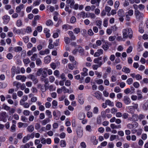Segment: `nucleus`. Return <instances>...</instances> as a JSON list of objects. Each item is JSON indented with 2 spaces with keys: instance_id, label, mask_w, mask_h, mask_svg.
<instances>
[{
  "instance_id": "11",
  "label": "nucleus",
  "mask_w": 148,
  "mask_h": 148,
  "mask_svg": "<svg viewBox=\"0 0 148 148\" xmlns=\"http://www.w3.org/2000/svg\"><path fill=\"white\" fill-rule=\"evenodd\" d=\"M102 44V42L100 40H97L96 42V44H93L92 45V47L94 49H97L98 47L100 46Z\"/></svg>"
},
{
  "instance_id": "36",
  "label": "nucleus",
  "mask_w": 148,
  "mask_h": 148,
  "mask_svg": "<svg viewBox=\"0 0 148 148\" xmlns=\"http://www.w3.org/2000/svg\"><path fill=\"white\" fill-rule=\"evenodd\" d=\"M22 50V48L20 46L16 47L14 48V50L16 52H18L20 51H21Z\"/></svg>"
},
{
  "instance_id": "14",
  "label": "nucleus",
  "mask_w": 148,
  "mask_h": 148,
  "mask_svg": "<svg viewBox=\"0 0 148 148\" xmlns=\"http://www.w3.org/2000/svg\"><path fill=\"white\" fill-rule=\"evenodd\" d=\"M24 7V5L23 4H21L19 6L17 7L16 9V12L17 13H19L21 10L23 9Z\"/></svg>"
},
{
  "instance_id": "51",
  "label": "nucleus",
  "mask_w": 148,
  "mask_h": 148,
  "mask_svg": "<svg viewBox=\"0 0 148 148\" xmlns=\"http://www.w3.org/2000/svg\"><path fill=\"white\" fill-rule=\"evenodd\" d=\"M3 108L6 110H9L10 109V107L7 106L5 104L3 105Z\"/></svg>"
},
{
  "instance_id": "56",
  "label": "nucleus",
  "mask_w": 148,
  "mask_h": 148,
  "mask_svg": "<svg viewBox=\"0 0 148 148\" xmlns=\"http://www.w3.org/2000/svg\"><path fill=\"white\" fill-rule=\"evenodd\" d=\"M121 89L119 86L116 87L114 88V91L116 93H118L120 92Z\"/></svg>"
},
{
  "instance_id": "5",
  "label": "nucleus",
  "mask_w": 148,
  "mask_h": 148,
  "mask_svg": "<svg viewBox=\"0 0 148 148\" xmlns=\"http://www.w3.org/2000/svg\"><path fill=\"white\" fill-rule=\"evenodd\" d=\"M7 114L5 112H2L0 113V119L4 122L7 121Z\"/></svg>"
},
{
  "instance_id": "12",
  "label": "nucleus",
  "mask_w": 148,
  "mask_h": 148,
  "mask_svg": "<svg viewBox=\"0 0 148 148\" xmlns=\"http://www.w3.org/2000/svg\"><path fill=\"white\" fill-rule=\"evenodd\" d=\"M29 78L33 81L34 84H36L38 82V80L35 76L33 75H29Z\"/></svg>"
},
{
  "instance_id": "31",
  "label": "nucleus",
  "mask_w": 148,
  "mask_h": 148,
  "mask_svg": "<svg viewBox=\"0 0 148 148\" xmlns=\"http://www.w3.org/2000/svg\"><path fill=\"white\" fill-rule=\"evenodd\" d=\"M85 116V114L84 113H80L78 115V118L80 120H82L84 118Z\"/></svg>"
},
{
  "instance_id": "19",
  "label": "nucleus",
  "mask_w": 148,
  "mask_h": 148,
  "mask_svg": "<svg viewBox=\"0 0 148 148\" xmlns=\"http://www.w3.org/2000/svg\"><path fill=\"white\" fill-rule=\"evenodd\" d=\"M51 58L49 56H47L44 58V61L45 63L48 64L51 61Z\"/></svg>"
},
{
  "instance_id": "6",
  "label": "nucleus",
  "mask_w": 148,
  "mask_h": 148,
  "mask_svg": "<svg viewBox=\"0 0 148 148\" xmlns=\"http://www.w3.org/2000/svg\"><path fill=\"white\" fill-rule=\"evenodd\" d=\"M138 115L137 114H133L131 117H130L128 120L131 121H137L138 120Z\"/></svg>"
},
{
  "instance_id": "40",
  "label": "nucleus",
  "mask_w": 148,
  "mask_h": 148,
  "mask_svg": "<svg viewBox=\"0 0 148 148\" xmlns=\"http://www.w3.org/2000/svg\"><path fill=\"white\" fill-rule=\"evenodd\" d=\"M111 81L112 82H115L117 80L116 76L112 75L111 77Z\"/></svg>"
},
{
  "instance_id": "3",
  "label": "nucleus",
  "mask_w": 148,
  "mask_h": 148,
  "mask_svg": "<svg viewBox=\"0 0 148 148\" xmlns=\"http://www.w3.org/2000/svg\"><path fill=\"white\" fill-rule=\"evenodd\" d=\"M77 134V137L79 138H81L83 135V129L80 126L78 127L76 129Z\"/></svg>"
},
{
  "instance_id": "24",
  "label": "nucleus",
  "mask_w": 148,
  "mask_h": 148,
  "mask_svg": "<svg viewBox=\"0 0 148 148\" xmlns=\"http://www.w3.org/2000/svg\"><path fill=\"white\" fill-rule=\"evenodd\" d=\"M78 51L80 53H81V55H83L84 51V49L79 46H78Z\"/></svg>"
},
{
  "instance_id": "57",
  "label": "nucleus",
  "mask_w": 148,
  "mask_h": 148,
  "mask_svg": "<svg viewBox=\"0 0 148 148\" xmlns=\"http://www.w3.org/2000/svg\"><path fill=\"white\" fill-rule=\"evenodd\" d=\"M65 11L67 12L69 14H70L71 12V10L69 9V7L68 6H66L65 8Z\"/></svg>"
},
{
  "instance_id": "17",
  "label": "nucleus",
  "mask_w": 148,
  "mask_h": 148,
  "mask_svg": "<svg viewBox=\"0 0 148 148\" xmlns=\"http://www.w3.org/2000/svg\"><path fill=\"white\" fill-rule=\"evenodd\" d=\"M47 76V74L46 71H42L41 74V76L40 77V79L42 80L46 78Z\"/></svg>"
},
{
  "instance_id": "39",
  "label": "nucleus",
  "mask_w": 148,
  "mask_h": 148,
  "mask_svg": "<svg viewBox=\"0 0 148 148\" xmlns=\"http://www.w3.org/2000/svg\"><path fill=\"white\" fill-rule=\"evenodd\" d=\"M46 24L47 26H50L53 25V23L51 20L49 19L46 21Z\"/></svg>"
},
{
  "instance_id": "29",
  "label": "nucleus",
  "mask_w": 148,
  "mask_h": 148,
  "mask_svg": "<svg viewBox=\"0 0 148 148\" xmlns=\"http://www.w3.org/2000/svg\"><path fill=\"white\" fill-rule=\"evenodd\" d=\"M46 114L48 116V119H51L52 117L51 112L49 110H47L45 112Z\"/></svg>"
},
{
  "instance_id": "43",
  "label": "nucleus",
  "mask_w": 148,
  "mask_h": 148,
  "mask_svg": "<svg viewBox=\"0 0 148 148\" xmlns=\"http://www.w3.org/2000/svg\"><path fill=\"white\" fill-rule=\"evenodd\" d=\"M129 114L127 113H124L122 114V118L124 119H128Z\"/></svg>"
},
{
  "instance_id": "10",
  "label": "nucleus",
  "mask_w": 148,
  "mask_h": 148,
  "mask_svg": "<svg viewBox=\"0 0 148 148\" xmlns=\"http://www.w3.org/2000/svg\"><path fill=\"white\" fill-rule=\"evenodd\" d=\"M86 12L84 11H82L78 13L77 16V18L82 17L83 18H86Z\"/></svg>"
},
{
  "instance_id": "59",
  "label": "nucleus",
  "mask_w": 148,
  "mask_h": 148,
  "mask_svg": "<svg viewBox=\"0 0 148 148\" xmlns=\"http://www.w3.org/2000/svg\"><path fill=\"white\" fill-rule=\"evenodd\" d=\"M135 77L138 80H140L142 79V77L140 74H138L136 75Z\"/></svg>"
},
{
  "instance_id": "41",
  "label": "nucleus",
  "mask_w": 148,
  "mask_h": 148,
  "mask_svg": "<svg viewBox=\"0 0 148 148\" xmlns=\"http://www.w3.org/2000/svg\"><path fill=\"white\" fill-rule=\"evenodd\" d=\"M95 73L98 78H100L102 76V73L101 72H99L97 71H95Z\"/></svg>"
},
{
  "instance_id": "26",
  "label": "nucleus",
  "mask_w": 148,
  "mask_h": 148,
  "mask_svg": "<svg viewBox=\"0 0 148 148\" xmlns=\"http://www.w3.org/2000/svg\"><path fill=\"white\" fill-rule=\"evenodd\" d=\"M143 109L145 111L148 110V101L145 102L142 107Z\"/></svg>"
},
{
  "instance_id": "61",
  "label": "nucleus",
  "mask_w": 148,
  "mask_h": 148,
  "mask_svg": "<svg viewBox=\"0 0 148 148\" xmlns=\"http://www.w3.org/2000/svg\"><path fill=\"white\" fill-rule=\"evenodd\" d=\"M30 112L28 110H24L23 112V114L24 115L26 116H28L29 115Z\"/></svg>"
},
{
  "instance_id": "20",
  "label": "nucleus",
  "mask_w": 148,
  "mask_h": 148,
  "mask_svg": "<svg viewBox=\"0 0 148 148\" xmlns=\"http://www.w3.org/2000/svg\"><path fill=\"white\" fill-rule=\"evenodd\" d=\"M102 64V62L101 61H100L99 64H95L93 65L92 66V69L94 70H96L99 67H100Z\"/></svg>"
},
{
  "instance_id": "34",
  "label": "nucleus",
  "mask_w": 148,
  "mask_h": 148,
  "mask_svg": "<svg viewBox=\"0 0 148 148\" xmlns=\"http://www.w3.org/2000/svg\"><path fill=\"white\" fill-rule=\"evenodd\" d=\"M28 131L29 132H33L34 130V127L33 125H31L28 126L27 127Z\"/></svg>"
},
{
  "instance_id": "2",
  "label": "nucleus",
  "mask_w": 148,
  "mask_h": 148,
  "mask_svg": "<svg viewBox=\"0 0 148 148\" xmlns=\"http://www.w3.org/2000/svg\"><path fill=\"white\" fill-rule=\"evenodd\" d=\"M134 14L136 19L140 20L144 16L143 13L140 12L139 10H134Z\"/></svg>"
},
{
  "instance_id": "55",
  "label": "nucleus",
  "mask_w": 148,
  "mask_h": 148,
  "mask_svg": "<svg viewBox=\"0 0 148 148\" xmlns=\"http://www.w3.org/2000/svg\"><path fill=\"white\" fill-rule=\"evenodd\" d=\"M76 21V18L74 16H72L70 20V22L72 23H75Z\"/></svg>"
},
{
  "instance_id": "25",
  "label": "nucleus",
  "mask_w": 148,
  "mask_h": 148,
  "mask_svg": "<svg viewBox=\"0 0 148 148\" xmlns=\"http://www.w3.org/2000/svg\"><path fill=\"white\" fill-rule=\"evenodd\" d=\"M122 71L125 73H128L130 72V69L126 67H124L122 69Z\"/></svg>"
},
{
  "instance_id": "18",
  "label": "nucleus",
  "mask_w": 148,
  "mask_h": 148,
  "mask_svg": "<svg viewBox=\"0 0 148 148\" xmlns=\"http://www.w3.org/2000/svg\"><path fill=\"white\" fill-rule=\"evenodd\" d=\"M137 94L138 96L137 97L138 100H140L143 98V97L142 95V92L141 90H137Z\"/></svg>"
},
{
  "instance_id": "64",
  "label": "nucleus",
  "mask_w": 148,
  "mask_h": 148,
  "mask_svg": "<svg viewBox=\"0 0 148 148\" xmlns=\"http://www.w3.org/2000/svg\"><path fill=\"white\" fill-rule=\"evenodd\" d=\"M53 74L56 76L58 77L60 74V72L59 71L56 70L54 71Z\"/></svg>"
},
{
  "instance_id": "60",
  "label": "nucleus",
  "mask_w": 148,
  "mask_h": 148,
  "mask_svg": "<svg viewBox=\"0 0 148 148\" xmlns=\"http://www.w3.org/2000/svg\"><path fill=\"white\" fill-rule=\"evenodd\" d=\"M116 105L117 107L119 108H121L122 106V103L120 102H116Z\"/></svg>"
},
{
  "instance_id": "27",
  "label": "nucleus",
  "mask_w": 148,
  "mask_h": 148,
  "mask_svg": "<svg viewBox=\"0 0 148 148\" xmlns=\"http://www.w3.org/2000/svg\"><path fill=\"white\" fill-rule=\"evenodd\" d=\"M105 103L107 105H108L110 106H113L114 105L113 102H112L109 99L106 100Z\"/></svg>"
},
{
  "instance_id": "47",
  "label": "nucleus",
  "mask_w": 148,
  "mask_h": 148,
  "mask_svg": "<svg viewBox=\"0 0 148 148\" xmlns=\"http://www.w3.org/2000/svg\"><path fill=\"white\" fill-rule=\"evenodd\" d=\"M16 25L18 27H20L22 25V23L21 20L20 19L18 20L17 21Z\"/></svg>"
},
{
  "instance_id": "49",
  "label": "nucleus",
  "mask_w": 148,
  "mask_h": 148,
  "mask_svg": "<svg viewBox=\"0 0 148 148\" xmlns=\"http://www.w3.org/2000/svg\"><path fill=\"white\" fill-rule=\"evenodd\" d=\"M80 31V29L79 28H76L73 30L74 33L77 34L79 33Z\"/></svg>"
},
{
  "instance_id": "9",
  "label": "nucleus",
  "mask_w": 148,
  "mask_h": 148,
  "mask_svg": "<svg viewBox=\"0 0 148 148\" xmlns=\"http://www.w3.org/2000/svg\"><path fill=\"white\" fill-rule=\"evenodd\" d=\"M103 53V51L101 49H99L97 50V51L95 52L94 55V56L97 57L99 56L100 55L102 54Z\"/></svg>"
},
{
  "instance_id": "38",
  "label": "nucleus",
  "mask_w": 148,
  "mask_h": 148,
  "mask_svg": "<svg viewBox=\"0 0 148 148\" xmlns=\"http://www.w3.org/2000/svg\"><path fill=\"white\" fill-rule=\"evenodd\" d=\"M13 32L14 33L17 34H19L21 33V31L20 29H17L15 27H14L13 29Z\"/></svg>"
},
{
  "instance_id": "15",
  "label": "nucleus",
  "mask_w": 148,
  "mask_h": 148,
  "mask_svg": "<svg viewBox=\"0 0 148 148\" xmlns=\"http://www.w3.org/2000/svg\"><path fill=\"white\" fill-rule=\"evenodd\" d=\"M68 34L70 36L71 39L73 40H75L76 39L75 36L74 35L73 32L72 31H69L68 32Z\"/></svg>"
},
{
  "instance_id": "42",
  "label": "nucleus",
  "mask_w": 148,
  "mask_h": 148,
  "mask_svg": "<svg viewBox=\"0 0 148 148\" xmlns=\"http://www.w3.org/2000/svg\"><path fill=\"white\" fill-rule=\"evenodd\" d=\"M64 41L66 44H69L70 42V39L68 37H65L64 38Z\"/></svg>"
},
{
  "instance_id": "30",
  "label": "nucleus",
  "mask_w": 148,
  "mask_h": 148,
  "mask_svg": "<svg viewBox=\"0 0 148 148\" xmlns=\"http://www.w3.org/2000/svg\"><path fill=\"white\" fill-rule=\"evenodd\" d=\"M23 62L24 63L25 65L27 66V65L30 62V60L28 58H26L23 60Z\"/></svg>"
},
{
  "instance_id": "22",
  "label": "nucleus",
  "mask_w": 148,
  "mask_h": 148,
  "mask_svg": "<svg viewBox=\"0 0 148 148\" xmlns=\"http://www.w3.org/2000/svg\"><path fill=\"white\" fill-rule=\"evenodd\" d=\"M27 96L26 95H24L22 98L21 100L20 101V104H22V103H24L27 99Z\"/></svg>"
},
{
  "instance_id": "52",
  "label": "nucleus",
  "mask_w": 148,
  "mask_h": 148,
  "mask_svg": "<svg viewBox=\"0 0 148 148\" xmlns=\"http://www.w3.org/2000/svg\"><path fill=\"white\" fill-rule=\"evenodd\" d=\"M60 145L62 147H64L66 146V142L64 140H62L60 142Z\"/></svg>"
},
{
  "instance_id": "35",
  "label": "nucleus",
  "mask_w": 148,
  "mask_h": 148,
  "mask_svg": "<svg viewBox=\"0 0 148 148\" xmlns=\"http://www.w3.org/2000/svg\"><path fill=\"white\" fill-rule=\"evenodd\" d=\"M32 30L31 27H27L25 29V32L27 33H31L32 32Z\"/></svg>"
},
{
  "instance_id": "50",
  "label": "nucleus",
  "mask_w": 148,
  "mask_h": 148,
  "mask_svg": "<svg viewBox=\"0 0 148 148\" xmlns=\"http://www.w3.org/2000/svg\"><path fill=\"white\" fill-rule=\"evenodd\" d=\"M133 86L136 88H138L140 86V84L138 82H135L133 84Z\"/></svg>"
},
{
  "instance_id": "62",
  "label": "nucleus",
  "mask_w": 148,
  "mask_h": 148,
  "mask_svg": "<svg viewBox=\"0 0 148 148\" xmlns=\"http://www.w3.org/2000/svg\"><path fill=\"white\" fill-rule=\"evenodd\" d=\"M22 106H23L25 108H28L29 106L28 103L27 102L23 103H22V104H20Z\"/></svg>"
},
{
  "instance_id": "53",
  "label": "nucleus",
  "mask_w": 148,
  "mask_h": 148,
  "mask_svg": "<svg viewBox=\"0 0 148 148\" xmlns=\"http://www.w3.org/2000/svg\"><path fill=\"white\" fill-rule=\"evenodd\" d=\"M49 80L51 83H53L55 80V78L53 76H51L49 77Z\"/></svg>"
},
{
  "instance_id": "37",
  "label": "nucleus",
  "mask_w": 148,
  "mask_h": 148,
  "mask_svg": "<svg viewBox=\"0 0 148 148\" xmlns=\"http://www.w3.org/2000/svg\"><path fill=\"white\" fill-rule=\"evenodd\" d=\"M30 139L28 135L26 136H25L23 139V142L24 143H26L27 141Z\"/></svg>"
},
{
  "instance_id": "45",
  "label": "nucleus",
  "mask_w": 148,
  "mask_h": 148,
  "mask_svg": "<svg viewBox=\"0 0 148 148\" xmlns=\"http://www.w3.org/2000/svg\"><path fill=\"white\" fill-rule=\"evenodd\" d=\"M133 79L131 78L128 79L126 81V82L128 85H130L132 84L133 83Z\"/></svg>"
},
{
  "instance_id": "32",
  "label": "nucleus",
  "mask_w": 148,
  "mask_h": 148,
  "mask_svg": "<svg viewBox=\"0 0 148 148\" xmlns=\"http://www.w3.org/2000/svg\"><path fill=\"white\" fill-rule=\"evenodd\" d=\"M93 95L97 99L99 100L101 99V96L97 92H95Z\"/></svg>"
},
{
  "instance_id": "4",
  "label": "nucleus",
  "mask_w": 148,
  "mask_h": 148,
  "mask_svg": "<svg viewBox=\"0 0 148 148\" xmlns=\"http://www.w3.org/2000/svg\"><path fill=\"white\" fill-rule=\"evenodd\" d=\"M133 7L136 10H138V9L142 11L144 10L145 8V6L144 5L140 4L138 5L136 4H134L133 5Z\"/></svg>"
},
{
  "instance_id": "46",
  "label": "nucleus",
  "mask_w": 148,
  "mask_h": 148,
  "mask_svg": "<svg viewBox=\"0 0 148 148\" xmlns=\"http://www.w3.org/2000/svg\"><path fill=\"white\" fill-rule=\"evenodd\" d=\"M57 102L55 100H53L52 102L53 108H55L56 107V106H57Z\"/></svg>"
},
{
  "instance_id": "8",
  "label": "nucleus",
  "mask_w": 148,
  "mask_h": 148,
  "mask_svg": "<svg viewBox=\"0 0 148 148\" xmlns=\"http://www.w3.org/2000/svg\"><path fill=\"white\" fill-rule=\"evenodd\" d=\"M133 11L132 10H129L128 12L126 13V16L127 18L126 20L129 21L130 19L129 16H132L133 14Z\"/></svg>"
},
{
  "instance_id": "58",
  "label": "nucleus",
  "mask_w": 148,
  "mask_h": 148,
  "mask_svg": "<svg viewBox=\"0 0 148 148\" xmlns=\"http://www.w3.org/2000/svg\"><path fill=\"white\" fill-rule=\"evenodd\" d=\"M69 25H68L65 24L62 26V28L63 29L67 30L69 27Z\"/></svg>"
},
{
  "instance_id": "1",
  "label": "nucleus",
  "mask_w": 148,
  "mask_h": 148,
  "mask_svg": "<svg viewBox=\"0 0 148 148\" xmlns=\"http://www.w3.org/2000/svg\"><path fill=\"white\" fill-rule=\"evenodd\" d=\"M122 32L123 37L124 38H127L128 37L131 39L132 37V31L130 28H126L123 29Z\"/></svg>"
},
{
  "instance_id": "7",
  "label": "nucleus",
  "mask_w": 148,
  "mask_h": 148,
  "mask_svg": "<svg viewBox=\"0 0 148 148\" xmlns=\"http://www.w3.org/2000/svg\"><path fill=\"white\" fill-rule=\"evenodd\" d=\"M2 19L3 20V23L6 24L10 21V17L7 15H5L2 17Z\"/></svg>"
},
{
  "instance_id": "23",
  "label": "nucleus",
  "mask_w": 148,
  "mask_h": 148,
  "mask_svg": "<svg viewBox=\"0 0 148 148\" xmlns=\"http://www.w3.org/2000/svg\"><path fill=\"white\" fill-rule=\"evenodd\" d=\"M100 1L101 0H91V3L92 4H94L96 3V5L99 6Z\"/></svg>"
},
{
  "instance_id": "54",
  "label": "nucleus",
  "mask_w": 148,
  "mask_h": 148,
  "mask_svg": "<svg viewBox=\"0 0 148 148\" xmlns=\"http://www.w3.org/2000/svg\"><path fill=\"white\" fill-rule=\"evenodd\" d=\"M37 57V55L36 53L34 54L33 56L31 57V59L32 60L34 61L36 60V58Z\"/></svg>"
},
{
  "instance_id": "13",
  "label": "nucleus",
  "mask_w": 148,
  "mask_h": 148,
  "mask_svg": "<svg viewBox=\"0 0 148 148\" xmlns=\"http://www.w3.org/2000/svg\"><path fill=\"white\" fill-rule=\"evenodd\" d=\"M123 101L126 104H128L131 102V100L130 98L127 96H124Z\"/></svg>"
},
{
  "instance_id": "63",
  "label": "nucleus",
  "mask_w": 148,
  "mask_h": 148,
  "mask_svg": "<svg viewBox=\"0 0 148 148\" xmlns=\"http://www.w3.org/2000/svg\"><path fill=\"white\" fill-rule=\"evenodd\" d=\"M102 48L105 51L107 50L109 48V47L107 44H104L102 46Z\"/></svg>"
},
{
  "instance_id": "44",
  "label": "nucleus",
  "mask_w": 148,
  "mask_h": 148,
  "mask_svg": "<svg viewBox=\"0 0 148 148\" xmlns=\"http://www.w3.org/2000/svg\"><path fill=\"white\" fill-rule=\"evenodd\" d=\"M99 112L98 108L97 107H95L93 109V112L95 114H97Z\"/></svg>"
},
{
  "instance_id": "16",
  "label": "nucleus",
  "mask_w": 148,
  "mask_h": 148,
  "mask_svg": "<svg viewBox=\"0 0 148 148\" xmlns=\"http://www.w3.org/2000/svg\"><path fill=\"white\" fill-rule=\"evenodd\" d=\"M117 14L119 16H125V14L123 9L119 10Z\"/></svg>"
},
{
  "instance_id": "21",
  "label": "nucleus",
  "mask_w": 148,
  "mask_h": 148,
  "mask_svg": "<svg viewBox=\"0 0 148 148\" xmlns=\"http://www.w3.org/2000/svg\"><path fill=\"white\" fill-rule=\"evenodd\" d=\"M88 71V69H87L84 68L83 69V72L81 73V75L83 76H87L88 75L87 73Z\"/></svg>"
},
{
  "instance_id": "28",
  "label": "nucleus",
  "mask_w": 148,
  "mask_h": 148,
  "mask_svg": "<svg viewBox=\"0 0 148 148\" xmlns=\"http://www.w3.org/2000/svg\"><path fill=\"white\" fill-rule=\"evenodd\" d=\"M50 120L48 118H46L42 121V124L43 125H45L47 123H49Z\"/></svg>"
},
{
  "instance_id": "48",
  "label": "nucleus",
  "mask_w": 148,
  "mask_h": 148,
  "mask_svg": "<svg viewBox=\"0 0 148 148\" xmlns=\"http://www.w3.org/2000/svg\"><path fill=\"white\" fill-rule=\"evenodd\" d=\"M36 63L37 66L40 65L42 64V61L40 58H37L36 59Z\"/></svg>"
},
{
  "instance_id": "33",
  "label": "nucleus",
  "mask_w": 148,
  "mask_h": 148,
  "mask_svg": "<svg viewBox=\"0 0 148 148\" xmlns=\"http://www.w3.org/2000/svg\"><path fill=\"white\" fill-rule=\"evenodd\" d=\"M102 22L101 21L98 20L96 21V25L98 26L99 28V29L101 28V25H102Z\"/></svg>"
}]
</instances>
